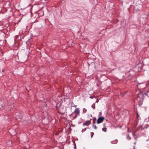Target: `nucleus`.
Listing matches in <instances>:
<instances>
[{"mask_svg":"<svg viewBox=\"0 0 149 149\" xmlns=\"http://www.w3.org/2000/svg\"><path fill=\"white\" fill-rule=\"evenodd\" d=\"M132 135H133V136H134V135H135V133H132Z\"/></svg>","mask_w":149,"mask_h":149,"instance_id":"ddd939ff","label":"nucleus"},{"mask_svg":"<svg viewBox=\"0 0 149 149\" xmlns=\"http://www.w3.org/2000/svg\"><path fill=\"white\" fill-rule=\"evenodd\" d=\"M95 123V121H93V123L94 124V123Z\"/></svg>","mask_w":149,"mask_h":149,"instance_id":"2eb2a0df","label":"nucleus"},{"mask_svg":"<svg viewBox=\"0 0 149 149\" xmlns=\"http://www.w3.org/2000/svg\"><path fill=\"white\" fill-rule=\"evenodd\" d=\"M127 138L128 140H130L131 139V138L128 135H127Z\"/></svg>","mask_w":149,"mask_h":149,"instance_id":"423d86ee","label":"nucleus"},{"mask_svg":"<svg viewBox=\"0 0 149 149\" xmlns=\"http://www.w3.org/2000/svg\"><path fill=\"white\" fill-rule=\"evenodd\" d=\"M137 86L138 87V88H139V85H137Z\"/></svg>","mask_w":149,"mask_h":149,"instance_id":"dca6fc26","label":"nucleus"},{"mask_svg":"<svg viewBox=\"0 0 149 149\" xmlns=\"http://www.w3.org/2000/svg\"><path fill=\"white\" fill-rule=\"evenodd\" d=\"M96 119L95 118L94 119V118H93V121H95V120Z\"/></svg>","mask_w":149,"mask_h":149,"instance_id":"f3484780","label":"nucleus"},{"mask_svg":"<svg viewBox=\"0 0 149 149\" xmlns=\"http://www.w3.org/2000/svg\"><path fill=\"white\" fill-rule=\"evenodd\" d=\"M92 135L91 137L92 138L93 137V134H94V133L93 132H92Z\"/></svg>","mask_w":149,"mask_h":149,"instance_id":"f8f14e48","label":"nucleus"},{"mask_svg":"<svg viewBox=\"0 0 149 149\" xmlns=\"http://www.w3.org/2000/svg\"><path fill=\"white\" fill-rule=\"evenodd\" d=\"M93 108V109H95V105H92L91 106Z\"/></svg>","mask_w":149,"mask_h":149,"instance_id":"9d476101","label":"nucleus"},{"mask_svg":"<svg viewBox=\"0 0 149 149\" xmlns=\"http://www.w3.org/2000/svg\"><path fill=\"white\" fill-rule=\"evenodd\" d=\"M87 111V110L85 108H84L83 109V113H85Z\"/></svg>","mask_w":149,"mask_h":149,"instance_id":"39448f33","label":"nucleus"},{"mask_svg":"<svg viewBox=\"0 0 149 149\" xmlns=\"http://www.w3.org/2000/svg\"><path fill=\"white\" fill-rule=\"evenodd\" d=\"M4 70H2V72H4Z\"/></svg>","mask_w":149,"mask_h":149,"instance_id":"a211bd4d","label":"nucleus"},{"mask_svg":"<svg viewBox=\"0 0 149 149\" xmlns=\"http://www.w3.org/2000/svg\"><path fill=\"white\" fill-rule=\"evenodd\" d=\"M74 112L76 113V117H77V115H79L80 113V111L79 108L76 109Z\"/></svg>","mask_w":149,"mask_h":149,"instance_id":"f03ea898","label":"nucleus"},{"mask_svg":"<svg viewBox=\"0 0 149 149\" xmlns=\"http://www.w3.org/2000/svg\"><path fill=\"white\" fill-rule=\"evenodd\" d=\"M104 119V118L103 117H100L98 118L97 120V123L99 124L102 122Z\"/></svg>","mask_w":149,"mask_h":149,"instance_id":"f257e3e1","label":"nucleus"},{"mask_svg":"<svg viewBox=\"0 0 149 149\" xmlns=\"http://www.w3.org/2000/svg\"><path fill=\"white\" fill-rule=\"evenodd\" d=\"M117 142L118 141L117 140H116L114 142H112V143L113 144L116 143H117Z\"/></svg>","mask_w":149,"mask_h":149,"instance_id":"0eeeda50","label":"nucleus"},{"mask_svg":"<svg viewBox=\"0 0 149 149\" xmlns=\"http://www.w3.org/2000/svg\"><path fill=\"white\" fill-rule=\"evenodd\" d=\"M93 127L94 128H95V129H97V127H96V126L95 125H93Z\"/></svg>","mask_w":149,"mask_h":149,"instance_id":"1a4fd4ad","label":"nucleus"},{"mask_svg":"<svg viewBox=\"0 0 149 149\" xmlns=\"http://www.w3.org/2000/svg\"><path fill=\"white\" fill-rule=\"evenodd\" d=\"M106 128H104L102 129V130L104 132H106Z\"/></svg>","mask_w":149,"mask_h":149,"instance_id":"6e6552de","label":"nucleus"},{"mask_svg":"<svg viewBox=\"0 0 149 149\" xmlns=\"http://www.w3.org/2000/svg\"><path fill=\"white\" fill-rule=\"evenodd\" d=\"M142 84V85L141 86H140V87H141L140 88L143 89L146 87V84H144L143 83H139V84Z\"/></svg>","mask_w":149,"mask_h":149,"instance_id":"20e7f679","label":"nucleus"},{"mask_svg":"<svg viewBox=\"0 0 149 149\" xmlns=\"http://www.w3.org/2000/svg\"><path fill=\"white\" fill-rule=\"evenodd\" d=\"M91 123L90 120H87L85 122H84L83 123V125H88Z\"/></svg>","mask_w":149,"mask_h":149,"instance_id":"7ed1b4c3","label":"nucleus"},{"mask_svg":"<svg viewBox=\"0 0 149 149\" xmlns=\"http://www.w3.org/2000/svg\"><path fill=\"white\" fill-rule=\"evenodd\" d=\"M103 125H104V126L105 125V124H103Z\"/></svg>","mask_w":149,"mask_h":149,"instance_id":"6ab92c4d","label":"nucleus"},{"mask_svg":"<svg viewBox=\"0 0 149 149\" xmlns=\"http://www.w3.org/2000/svg\"><path fill=\"white\" fill-rule=\"evenodd\" d=\"M98 101H99L97 99V100L96 101V103L98 102Z\"/></svg>","mask_w":149,"mask_h":149,"instance_id":"9b49d317","label":"nucleus"},{"mask_svg":"<svg viewBox=\"0 0 149 149\" xmlns=\"http://www.w3.org/2000/svg\"><path fill=\"white\" fill-rule=\"evenodd\" d=\"M90 98H93V97H92V96H91L90 97Z\"/></svg>","mask_w":149,"mask_h":149,"instance_id":"4468645a","label":"nucleus"}]
</instances>
